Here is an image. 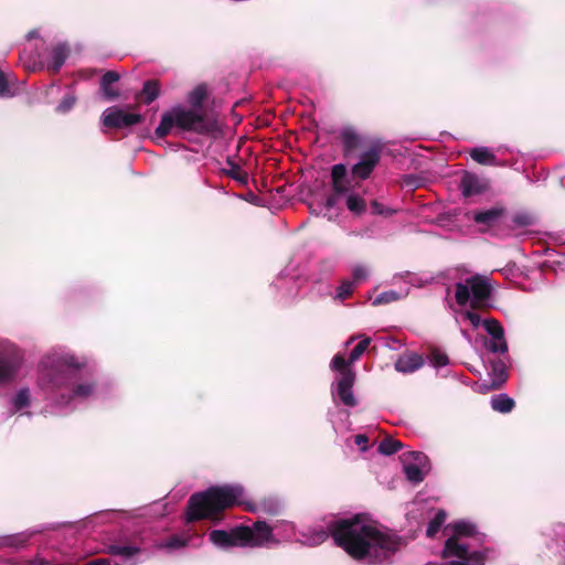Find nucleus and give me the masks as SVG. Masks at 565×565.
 Returning a JSON list of instances; mask_svg holds the SVG:
<instances>
[{
    "instance_id": "f257e3e1",
    "label": "nucleus",
    "mask_w": 565,
    "mask_h": 565,
    "mask_svg": "<svg viewBox=\"0 0 565 565\" xmlns=\"http://www.w3.org/2000/svg\"><path fill=\"white\" fill-rule=\"evenodd\" d=\"M83 375L84 363L70 351L55 349L39 364L38 385L61 411H73L95 392L94 384Z\"/></svg>"
},
{
    "instance_id": "f03ea898",
    "label": "nucleus",
    "mask_w": 565,
    "mask_h": 565,
    "mask_svg": "<svg viewBox=\"0 0 565 565\" xmlns=\"http://www.w3.org/2000/svg\"><path fill=\"white\" fill-rule=\"evenodd\" d=\"M330 534L352 558L370 565L390 562L402 545L399 537L362 515L334 522Z\"/></svg>"
},
{
    "instance_id": "7ed1b4c3",
    "label": "nucleus",
    "mask_w": 565,
    "mask_h": 565,
    "mask_svg": "<svg viewBox=\"0 0 565 565\" xmlns=\"http://www.w3.org/2000/svg\"><path fill=\"white\" fill-rule=\"evenodd\" d=\"M328 537L329 532L322 527L298 532L295 524L289 521H277L274 525L257 521L252 526L241 525L231 531L213 530L210 533V541L221 548L273 546L287 541H298L315 546L323 543Z\"/></svg>"
},
{
    "instance_id": "20e7f679",
    "label": "nucleus",
    "mask_w": 565,
    "mask_h": 565,
    "mask_svg": "<svg viewBox=\"0 0 565 565\" xmlns=\"http://www.w3.org/2000/svg\"><path fill=\"white\" fill-rule=\"evenodd\" d=\"M451 535L446 540L443 558L446 565H484L486 554L475 550V544L481 542L482 535L476 525L468 521H458L447 527Z\"/></svg>"
},
{
    "instance_id": "39448f33",
    "label": "nucleus",
    "mask_w": 565,
    "mask_h": 565,
    "mask_svg": "<svg viewBox=\"0 0 565 565\" xmlns=\"http://www.w3.org/2000/svg\"><path fill=\"white\" fill-rule=\"evenodd\" d=\"M244 489L239 484L211 487L204 492L194 493L188 504L186 521L210 518L217 512L241 504Z\"/></svg>"
},
{
    "instance_id": "423d86ee",
    "label": "nucleus",
    "mask_w": 565,
    "mask_h": 565,
    "mask_svg": "<svg viewBox=\"0 0 565 565\" xmlns=\"http://www.w3.org/2000/svg\"><path fill=\"white\" fill-rule=\"evenodd\" d=\"M173 128L180 131L207 135L214 130L215 121L204 109H192L183 105H175L162 114L154 135L158 138H163Z\"/></svg>"
},
{
    "instance_id": "0eeeda50",
    "label": "nucleus",
    "mask_w": 565,
    "mask_h": 565,
    "mask_svg": "<svg viewBox=\"0 0 565 565\" xmlns=\"http://www.w3.org/2000/svg\"><path fill=\"white\" fill-rule=\"evenodd\" d=\"M491 288L489 280L479 275L466 278L455 286V298L458 305H470L473 308L487 303L490 298Z\"/></svg>"
},
{
    "instance_id": "6e6552de",
    "label": "nucleus",
    "mask_w": 565,
    "mask_h": 565,
    "mask_svg": "<svg viewBox=\"0 0 565 565\" xmlns=\"http://www.w3.org/2000/svg\"><path fill=\"white\" fill-rule=\"evenodd\" d=\"M23 361V353L14 343L0 339V385L15 380Z\"/></svg>"
},
{
    "instance_id": "1a4fd4ad",
    "label": "nucleus",
    "mask_w": 565,
    "mask_h": 565,
    "mask_svg": "<svg viewBox=\"0 0 565 565\" xmlns=\"http://www.w3.org/2000/svg\"><path fill=\"white\" fill-rule=\"evenodd\" d=\"M402 462L407 480L413 483L422 482L430 469L427 456L420 451L403 454Z\"/></svg>"
},
{
    "instance_id": "9d476101",
    "label": "nucleus",
    "mask_w": 565,
    "mask_h": 565,
    "mask_svg": "<svg viewBox=\"0 0 565 565\" xmlns=\"http://www.w3.org/2000/svg\"><path fill=\"white\" fill-rule=\"evenodd\" d=\"M354 382L355 373L352 370L338 374L331 387L332 396L338 397L345 406H355L356 399L352 391Z\"/></svg>"
},
{
    "instance_id": "9b49d317",
    "label": "nucleus",
    "mask_w": 565,
    "mask_h": 565,
    "mask_svg": "<svg viewBox=\"0 0 565 565\" xmlns=\"http://www.w3.org/2000/svg\"><path fill=\"white\" fill-rule=\"evenodd\" d=\"M142 119L141 115L126 111L117 106L104 110L102 121L105 127L127 128L137 125Z\"/></svg>"
},
{
    "instance_id": "f8f14e48",
    "label": "nucleus",
    "mask_w": 565,
    "mask_h": 565,
    "mask_svg": "<svg viewBox=\"0 0 565 565\" xmlns=\"http://www.w3.org/2000/svg\"><path fill=\"white\" fill-rule=\"evenodd\" d=\"M482 327L491 337V339L486 342V348L493 353H505L508 351V343L504 338V330L499 321L495 319H484Z\"/></svg>"
},
{
    "instance_id": "ddd939ff",
    "label": "nucleus",
    "mask_w": 565,
    "mask_h": 565,
    "mask_svg": "<svg viewBox=\"0 0 565 565\" xmlns=\"http://www.w3.org/2000/svg\"><path fill=\"white\" fill-rule=\"evenodd\" d=\"M380 149L371 147L361 154L359 161L352 167V175L361 180L367 179L380 162Z\"/></svg>"
},
{
    "instance_id": "4468645a",
    "label": "nucleus",
    "mask_w": 565,
    "mask_h": 565,
    "mask_svg": "<svg viewBox=\"0 0 565 565\" xmlns=\"http://www.w3.org/2000/svg\"><path fill=\"white\" fill-rule=\"evenodd\" d=\"M459 189L465 198L479 195L488 191L489 180L473 172L465 171L460 178Z\"/></svg>"
},
{
    "instance_id": "2eb2a0df",
    "label": "nucleus",
    "mask_w": 565,
    "mask_h": 565,
    "mask_svg": "<svg viewBox=\"0 0 565 565\" xmlns=\"http://www.w3.org/2000/svg\"><path fill=\"white\" fill-rule=\"evenodd\" d=\"M109 553L120 558L117 565H135L140 548L131 544H113L109 546Z\"/></svg>"
},
{
    "instance_id": "dca6fc26",
    "label": "nucleus",
    "mask_w": 565,
    "mask_h": 565,
    "mask_svg": "<svg viewBox=\"0 0 565 565\" xmlns=\"http://www.w3.org/2000/svg\"><path fill=\"white\" fill-rule=\"evenodd\" d=\"M9 411L11 414H17L23 412L28 407H30L32 403V394L31 390L26 386H22L18 388L10 397H9Z\"/></svg>"
},
{
    "instance_id": "f3484780",
    "label": "nucleus",
    "mask_w": 565,
    "mask_h": 565,
    "mask_svg": "<svg viewBox=\"0 0 565 565\" xmlns=\"http://www.w3.org/2000/svg\"><path fill=\"white\" fill-rule=\"evenodd\" d=\"M68 54L70 50L66 44L60 43L53 46L50 51L49 60L46 62L47 68L53 73H57L65 63Z\"/></svg>"
},
{
    "instance_id": "a211bd4d",
    "label": "nucleus",
    "mask_w": 565,
    "mask_h": 565,
    "mask_svg": "<svg viewBox=\"0 0 565 565\" xmlns=\"http://www.w3.org/2000/svg\"><path fill=\"white\" fill-rule=\"evenodd\" d=\"M424 360L419 354L408 353L399 356L395 362V370L399 373H413L420 369Z\"/></svg>"
},
{
    "instance_id": "6ab92c4d",
    "label": "nucleus",
    "mask_w": 565,
    "mask_h": 565,
    "mask_svg": "<svg viewBox=\"0 0 565 565\" xmlns=\"http://www.w3.org/2000/svg\"><path fill=\"white\" fill-rule=\"evenodd\" d=\"M470 157L472 160L483 166L499 164L494 152L488 147H476L471 149Z\"/></svg>"
},
{
    "instance_id": "aec40b11",
    "label": "nucleus",
    "mask_w": 565,
    "mask_h": 565,
    "mask_svg": "<svg viewBox=\"0 0 565 565\" xmlns=\"http://www.w3.org/2000/svg\"><path fill=\"white\" fill-rule=\"evenodd\" d=\"M502 214H503V209L495 206V207H491L489 210L476 212L473 215V220L476 223H479V224L491 225L497 220H499V217Z\"/></svg>"
},
{
    "instance_id": "412c9836",
    "label": "nucleus",
    "mask_w": 565,
    "mask_h": 565,
    "mask_svg": "<svg viewBox=\"0 0 565 565\" xmlns=\"http://www.w3.org/2000/svg\"><path fill=\"white\" fill-rule=\"evenodd\" d=\"M408 292H409V288H404L399 291H395V290L383 291L373 299L372 303L374 306H380V305H385V303H390L393 301H397L399 299L405 298L408 295Z\"/></svg>"
},
{
    "instance_id": "4be33fe9",
    "label": "nucleus",
    "mask_w": 565,
    "mask_h": 565,
    "mask_svg": "<svg viewBox=\"0 0 565 565\" xmlns=\"http://www.w3.org/2000/svg\"><path fill=\"white\" fill-rule=\"evenodd\" d=\"M33 532H22L0 537V546L19 548L22 547L31 537Z\"/></svg>"
},
{
    "instance_id": "5701e85b",
    "label": "nucleus",
    "mask_w": 565,
    "mask_h": 565,
    "mask_svg": "<svg viewBox=\"0 0 565 565\" xmlns=\"http://www.w3.org/2000/svg\"><path fill=\"white\" fill-rule=\"evenodd\" d=\"M207 95V89L205 85H198L194 87L186 97V102L191 106L192 109H203L202 105Z\"/></svg>"
},
{
    "instance_id": "b1692460",
    "label": "nucleus",
    "mask_w": 565,
    "mask_h": 565,
    "mask_svg": "<svg viewBox=\"0 0 565 565\" xmlns=\"http://www.w3.org/2000/svg\"><path fill=\"white\" fill-rule=\"evenodd\" d=\"M340 137L343 142L345 152H350L356 149L360 145V136L351 127L343 128L340 132Z\"/></svg>"
},
{
    "instance_id": "393cba45",
    "label": "nucleus",
    "mask_w": 565,
    "mask_h": 565,
    "mask_svg": "<svg viewBox=\"0 0 565 565\" xmlns=\"http://www.w3.org/2000/svg\"><path fill=\"white\" fill-rule=\"evenodd\" d=\"M491 407L499 413H510L514 407V401L507 394H498L491 397Z\"/></svg>"
},
{
    "instance_id": "a878e982",
    "label": "nucleus",
    "mask_w": 565,
    "mask_h": 565,
    "mask_svg": "<svg viewBox=\"0 0 565 565\" xmlns=\"http://www.w3.org/2000/svg\"><path fill=\"white\" fill-rule=\"evenodd\" d=\"M118 79V74L113 71H108L103 75L100 85L103 94L107 99H115L116 97H118L117 92H108V86L116 83Z\"/></svg>"
},
{
    "instance_id": "bb28decb",
    "label": "nucleus",
    "mask_w": 565,
    "mask_h": 565,
    "mask_svg": "<svg viewBox=\"0 0 565 565\" xmlns=\"http://www.w3.org/2000/svg\"><path fill=\"white\" fill-rule=\"evenodd\" d=\"M447 514L445 511L439 510L435 516L428 523L426 534L429 537L435 536V534L440 530L441 525L445 523Z\"/></svg>"
},
{
    "instance_id": "cd10ccee",
    "label": "nucleus",
    "mask_w": 565,
    "mask_h": 565,
    "mask_svg": "<svg viewBox=\"0 0 565 565\" xmlns=\"http://www.w3.org/2000/svg\"><path fill=\"white\" fill-rule=\"evenodd\" d=\"M142 95L145 96L143 102L149 105L156 100L159 96V86L154 81H147L143 84Z\"/></svg>"
},
{
    "instance_id": "c85d7f7f",
    "label": "nucleus",
    "mask_w": 565,
    "mask_h": 565,
    "mask_svg": "<svg viewBox=\"0 0 565 565\" xmlns=\"http://www.w3.org/2000/svg\"><path fill=\"white\" fill-rule=\"evenodd\" d=\"M403 447L402 443L393 438H385L379 445V452L385 456L397 452Z\"/></svg>"
},
{
    "instance_id": "c756f323",
    "label": "nucleus",
    "mask_w": 565,
    "mask_h": 565,
    "mask_svg": "<svg viewBox=\"0 0 565 565\" xmlns=\"http://www.w3.org/2000/svg\"><path fill=\"white\" fill-rule=\"evenodd\" d=\"M347 206L348 209L355 213L361 214L366 210L365 201L358 194H349L347 198Z\"/></svg>"
},
{
    "instance_id": "7c9ffc66",
    "label": "nucleus",
    "mask_w": 565,
    "mask_h": 565,
    "mask_svg": "<svg viewBox=\"0 0 565 565\" xmlns=\"http://www.w3.org/2000/svg\"><path fill=\"white\" fill-rule=\"evenodd\" d=\"M492 385L493 386H500L503 382L507 380V370L503 363L497 362L492 364Z\"/></svg>"
},
{
    "instance_id": "2f4dec72",
    "label": "nucleus",
    "mask_w": 565,
    "mask_h": 565,
    "mask_svg": "<svg viewBox=\"0 0 565 565\" xmlns=\"http://www.w3.org/2000/svg\"><path fill=\"white\" fill-rule=\"evenodd\" d=\"M370 342V338H364L352 349L349 356V364L354 363L361 358V355L366 351Z\"/></svg>"
},
{
    "instance_id": "473e14b6",
    "label": "nucleus",
    "mask_w": 565,
    "mask_h": 565,
    "mask_svg": "<svg viewBox=\"0 0 565 565\" xmlns=\"http://www.w3.org/2000/svg\"><path fill=\"white\" fill-rule=\"evenodd\" d=\"M76 97L73 94H67L63 97L61 103L56 106V111L60 114L68 113L75 105Z\"/></svg>"
},
{
    "instance_id": "72a5a7b5",
    "label": "nucleus",
    "mask_w": 565,
    "mask_h": 565,
    "mask_svg": "<svg viewBox=\"0 0 565 565\" xmlns=\"http://www.w3.org/2000/svg\"><path fill=\"white\" fill-rule=\"evenodd\" d=\"M430 363L435 367H443L449 364V359L447 354L439 350H434L430 354Z\"/></svg>"
},
{
    "instance_id": "f704fd0d",
    "label": "nucleus",
    "mask_w": 565,
    "mask_h": 565,
    "mask_svg": "<svg viewBox=\"0 0 565 565\" xmlns=\"http://www.w3.org/2000/svg\"><path fill=\"white\" fill-rule=\"evenodd\" d=\"M14 95L11 89L7 75L0 70V98H8Z\"/></svg>"
},
{
    "instance_id": "c9c22d12",
    "label": "nucleus",
    "mask_w": 565,
    "mask_h": 565,
    "mask_svg": "<svg viewBox=\"0 0 565 565\" xmlns=\"http://www.w3.org/2000/svg\"><path fill=\"white\" fill-rule=\"evenodd\" d=\"M348 363H349V361L347 362L345 359L341 354H337L333 356V359L331 361V369L333 371H337L338 374H341L342 372H344L347 370H351L348 366Z\"/></svg>"
},
{
    "instance_id": "e433bc0d",
    "label": "nucleus",
    "mask_w": 565,
    "mask_h": 565,
    "mask_svg": "<svg viewBox=\"0 0 565 565\" xmlns=\"http://www.w3.org/2000/svg\"><path fill=\"white\" fill-rule=\"evenodd\" d=\"M369 269L363 266V265H355L353 268H352V278H353V282H360V281H363L365 280L367 277H369Z\"/></svg>"
},
{
    "instance_id": "4c0bfd02",
    "label": "nucleus",
    "mask_w": 565,
    "mask_h": 565,
    "mask_svg": "<svg viewBox=\"0 0 565 565\" xmlns=\"http://www.w3.org/2000/svg\"><path fill=\"white\" fill-rule=\"evenodd\" d=\"M353 281H350V280H344L338 288L337 290V298L340 299V300H344L345 298H348L352 290H353Z\"/></svg>"
},
{
    "instance_id": "58836bf2",
    "label": "nucleus",
    "mask_w": 565,
    "mask_h": 565,
    "mask_svg": "<svg viewBox=\"0 0 565 565\" xmlns=\"http://www.w3.org/2000/svg\"><path fill=\"white\" fill-rule=\"evenodd\" d=\"M186 545V540L181 536H172L161 544L162 547L168 550H175Z\"/></svg>"
},
{
    "instance_id": "ea45409f",
    "label": "nucleus",
    "mask_w": 565,
    "mask_h": 565,
    "mask_svg": "<svg viewBox=\"0 0 565 565\" xmlns=\"http://www.w3.org/2000/svg\"><path fill=\"white\" fill-rule=\"evenodd\" d=\"M347 177V168L344 164H334L331 170V179L333 181L343 180Z\"/></svg>"
},
{
    "instance_id": "a19ab883",
    "label": "nucleus",
    "mask_w": 565,
    "mask_h": 565,
    "mask_svg": "<svg viewBox=\"0 0 565 565\" xmlns=\"http://www.w3.org/2000/svg\"><path fill=\"white\" fill-rule=\"evenodd\" d=\"M513 222L518 226L525 227L533 223V218L531 215H529L526 213H519V214L514 215Z\"/></svg>"
},
{
    "instance_id": "79ce46f5",
    "label": "nucleus",
    "mask_w": 565,
    "mask_h": 565,
    "mask_svg": "<svg viewBox=\"0 0 565 565\" xmlns=\"http://www.w3.org/2000/svg\"><path fill=\"white\" fill-rule=\"evenodd\" d=\"M333 191L338 194H344L348 192L349 186L345 179L332 182Z\"/></svg>"
},
{
    "instance_id": "37998d69",
    "label": "nucleus",
    "mask_w": 565,
    "mask_h": 565,
    "mask_svg": "<svg viewBox=\"0 0 565 565\" xmlns=\"http://www.w3.org/2000/svg\"><path fill=\"white\" fill-rule=\"evenodd\" d=\"M371 210H372L373 214H379V215H384V214L388 215V214L393 213L392 210H388V209L384 207L382 204H380L376 201L372 202Z\"/></svg>"
},
{
    "instance_id": "c03bdc74",
    "label": "nucleus",
    "mask_w": 565,
    "mask_h": 565,
    "mask_svg": "<svg viewBox=\"0 0 565 565\" xmlns=\"http://www.w3.org/2000/svg\"><path fill=\"white\" fill-rule=\"evenodd\" d=\"M465 318H466V319H467V320H468V321H469V322H470L475 328L479 327L480 324L482 326V321H483V320H481V319H480V317H479L477 313L472 312V311H467V312L465 313Z\"/></svg>"
},
{
    "instance_id": "a18cd8bd",
    "label": "nucleus",
    "mask_w": 565,
    "mask_h": 565,
    "mask_svg": "<svg viewBox=\"0 0 565 565\" xmlns=\"http://www.w3.org/2000/svg\"><path fill=\"white\" fill-rule=\"evenodd\" d=\"M354 443L362 451H365L367 449L369 438L366 435L360 434L354 437Z\"/></svg>"
},
{
    "instance_id": "49530a36",
    "label": "nucleus",
    "mask_w": 565,
    "mask_h": 565,
    "mask_svg": "<svg viewBox=\"0 0 565 565\" xmlns=\"http://www.w3.org/2000/svg\"><path fill=\"white\" fill-rule=\"evenodd\" d=\"M333 204H334V200H333L332 198H329V199L327 200V205H328L329 207H331Z\"/></svg>"
},
{
    "instance_id": "de8ad7c7",
    "label": "nucleus",
    "mask_w": 565,
    "mask_h": 565,
    "mask_svg": "<svg viewBox=\"0 0 565 565\" xmlns=\"http://www.w3.org/2000/svg\"><path fill=\"white\" fill-rule=\"evenodd\" d=\"M42 565H71L70 563H64V564H50L47 562L43 563Z\"/></svg>"
}]
</instances>
